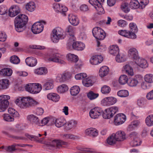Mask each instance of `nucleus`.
Listing matches in <instances>:
<instances>
[{
  "label": "nucleus",
  "mask_w": 153,
  "mask_h": 153,
  "mask_svg": "<svg viewBox=\"0 0 153 153\" xmlns=\"http://www.w3.org/2000/svg\"><path fill=\"white\" fill-rule=\"evenodd\" d=\"M15 102L20 108L23 109L33 107L39 104L38 102L33 99L29 97H24L17 98Z\"/></svg>",
  "instance_id": "obj_1"
},
{
  "label": "nucleus",
  "mask_w": 153,
  "mask_h": 153,
  "mask_svg": "<svg viewBox=\"0 0 153 153\" xmlns=\"http://www.w3.org/2000/svg\"><path fill=\"white\" fill-rule=\"evenodd\" d=\"M129 25L130 28L129 30H120L118 31V33L120 35L127 38L135 39L137 37L135 33L138 31L137 26L134 23H130Z\"/></svg>",
  "instance_id": "obj_2"
},
{
  "label": "nucleus",
  "mask_w": 153,
  "mask_h": 153,
  "mask_svg": "<svg viewBox=\"0 0 153 153\" xmlns=\"http://www.w3.org/2000/svg\"><path fill=\"white\" fill-rule=\"evenodd\" d=\"M28 21V17L26 15L21 14L16 16L14 20V24L16 30L19 32L24 30V26Z\"/></svg>",
  "instance_id": "obj_3"
},
{
  "label": "nucleus",
  "mask_w": 153,
  "mask_h": 153,
  "mask_svg": "<svg viewBox=\"0 0 153 153\" xmlns=\"http://www.w3.org/2000/svg\"><path fill=\"white\" fill-rule=\"evenodd\" d=\"M51 39L55 43H57L59 39H64L65 37V33L63 30L59 27H57L53 30Z\"/></svg>",
  "instance_id": "obj_4"
},
{
  "label": "nucleus",
  "mask_w": 153,
  "mask_h": 153,
  "mask_svg": "<svg viewBox=\"0 0 153 153\" xmlns=\"http://www.w3.org/2000/svg\"><path fill=\"white\" fill-rule=\"evenodd\" d=\"M8 111L9 114H4L2 116L4 120L6 121L13 122L14 121V118H18L19 117L18 112L13 108H8Z\"/></svg>",
  "instance_id": "obj_5"
},
{
  "label": "nucleus",
  "mask_w": 153,
  "mask_h": 153,
  "mask_svg": "<svg viewBox=\"0 0 153 153\" xmlns=\"http://www.w3.org/2000/svg\"><path fill=\"white\" fill-rule=\"evenodd\" d=\"M73 40L68 41L67 44L68 48L69 49L71 50L74 49L78 51H82L85 48V45L83 43L81 42H74Z\"/></svg>",
  "instance_id": "obj_6"
},
{
  "label": "nucleus",
  "mask_w": 153,
  "mask_h": 153,
  "mask_svg": "<svg viewBox=\"0 0 153 153\" xmlns=\"http://www.w3.org/2000/svg\"><path fill=\"white\" fill-rule=\"evenodd\" d=\"M10 98V96L7 95L0 96V112L5 111L9 105L8 100Z\"/></svg>",
  "instance_id": "obj_7"
},
{
  "label": "nucleus",
  "mask_w": 153,
  "mask_h": 153,
  "mask_svg": "<svg viewBox=\"0 0 153 153\" xmlns=\"http://www.w3.org/2000/svg\"><path fill=\"white\" fill-rule=\"evenodd\" d=\"M92 33L94 36L98 40H103L106 36L104 31L98 27H94L92 30Z\"/></svg>",
  "instance_id": "obj_8"
},
{
  "label": "nucleus",
  "mask_w": 153,
  "mask_h": 153,
  "mask_svg": "<svg viewBox=\"0 0 153 153\" xmlns=\"http://www.w3.org/2000/svg\"><path fill=\"white\" fill-rule=\"evenodd\" d=\"M63 145H68V143L63 141L54 140L50 141L47 144V147L50 149L59 148L60 147L62 146Z\"/></svg>",
  "instance_id": "obj_9"
},
{
  "label": "nucleus",
  "mask_w": 153,
  "mask_h": 153,
  "mask_svg": "<svg viewBox=\"0 0 153 153\" xmlns=\"http://www.w3.org/2000/svg\"><path fill=\"white\" fill-rule=\"evenodd\" d=\"M62 58L58 53H52L49 55L48 60L49 62H54L60 64H64L65 62L63 59H62Z\"/></svg>",
  "instance_id": "obj_10"
},
{
  "label": "nucleus",
  "mask_w": 153,
  "mask_h": 153,
  "mask_svg": "<svg viewBox=\"0 0 153 153\" xmlns=\"http://www.w3.org/2000/svg\"><path fill=\"white\" fill-rule=\"evenodd\" d=\"M117 99L112 97H107L103 99L101 101L102 105L104 106H109L116 103Z\"/></svg>",
  "instance_id": "obj_11"
},
{
  "label": "nucleus",
  "mask_w": 153,
  "mask_h": 153,
  "mask_svg": "<svg viewBox=\"0 0 153 153\" xmlns=\"http://www.w3.org/2000/svg\"><path fill=\"white\" fill-rule=\"evenodd\" d=\"M126 116L123 114H119L114 117V123L116 125H120L123 124L126 121Z\"/></svg>",
  "instance_id": "obj_12"
},
{
  "label": "nucleus",
  "mask_w": 153,
  "mask_h": 153,
  "mask_svg": "<svg viewBox=\"0 0 153 153\" xmlns=\"http://www.w3.org/2000/svg\"><path fill=\"white\" fill-rule=\"evenodd\" d=\"M43 27V25L40 22H37L34 23L33 25L31 30L34 33L38 34L42 31Z\"/></svg>",
  "instance_id": "obj_13"
},
{
  "label": "nucleus",
  "mask_w": 153,
  "mask_h": 153,
  "mask_svg": "<svg viewBox=\"0 0 153 153\" xmlns=\"http://www.w3.org/2000/svg\"><path fill=\"white\" fill-rule=\"evenodd\" d=\"M20 10L17 6L11 7L9 10V15L11 17H14L20 13Z\"/></svg>",
  "instance_id": "obj_14"
},
{
  "label": "nucleus",
  "mask_w": 153,
  "mask_h": 153,
  "mask_svg": "<svg viewBox=\"0 0 153 153\" xmlns=\"http://www.w3.org/2000/svg\"><path fill=\"white\" fill-rule=\"evenodd\" d=\"M68 18L70 23L74 26H77L79 23V20L78 17L72 14L68 15Z\"/></svg>",
  "instance_id": "obj_15"
},
{
  "label": "nucleus",
  "mask_w": 153,
  "mask_h": 153,
  "mask_svg": "<svg viewBox=\"0 0 153 153\" xmlns=\"http://www.w3.org/2000/svg\"><path fill=\"white\" fill-rule=\"evenodd\" d=\"M103 60V58L101 55H95L92 57L90 60L91 64L97 65L100 63Z\"/></svg>",
  "instance_id": "obj_16"
},
{
  "label": "nucleus",
  "mask_w": 153,
  "mask_h": 153,
  "mask_svg": "<svg viewBox=\"0 0 153 153\" xmlns=\"http://www.w3.org/2000/svg\"><path fill=\"white\" fill-rule=\"evenodd\" d=\"M89 2L91 5L94 6L98 11L101 12L103 10L102 5L98 0H89Z\"/></svg>",
  "instance_id": "obj_17"
},
{
  "label": "nucleus",
  "mask_w": 153,
  "mask_h": 153,
  "mask_svg": "<svg viewBox=\"0 0 153 153\" xmlns=\"http://www.w3.org/2000/svg\"><path fill=\"white\" fill-rule=\"evenodd\" d=\"M114 136L117 141H123L126 139V134L123 131H119L114 134Z\"/></svg>",
  "instance_id": "obj_18"
},
{
  "label": "nucleus",
  "mask_w": 153,
  "mask_h": 153,
  "mask_svg": "<svg viewBox=\"0 0 153 153\" xmlns=\"http://www.w3.org/2000/svg\"><path fill=\"white\" fill-rule=\"evenodd\" d=\"M75 30V28L73 26L69 25L68 26L66 29V31L67 33H69V35L70 36L69 38V40L68 41L71 40V39L73 41L75 40V38L74 37L73 34Z\"/></svg>",
  "instance_id": "obj_19"
},
{
  "label": "nucleus",
  "mask_w": 153,
  "mask_h": 153,
  "mask_svg": "<svg viewBox=\"0 0 153 153\" xmlns=\"http://www.w3.org/2000/svg\"><path fill=\"white\" fill-rule=\"evenodd\" d=\"M86 134L90 136L93 137L97 136L98 135L97 130L94 128H90L87 129L85 131Z\"/></svg>",
  "instance_id": "obj_20"
},
{
  "label": "nucleus",
  "mask_w": 153,
  "mask_h": 153,
  "mask_svg": "<svg viewBox=\"0 0 153 153\" xmlns=\"http://www.w3.org/2000/svg\"><path fill=\"white\" fill-rule=\"evenodd\" d=\"M25 62L27 65L29 66L33 67L37 64V60L33 57H29L25 59Z\"/></svg>",
  "instance_id": "obj_21"
},
{
  "label": "nucleus",
  "mask_w": 153,
  "mask_h": 153,
  "mask_svg": "<svg viewBox=\"0 0 153 153\" xmlns=\"http://www.w3.org/2000/svg\"><path fill=\"white\" fill-rule=\"evenodd\" d=\"M27 119L32 124H40V123L38 118L33 114L28 115L27 117Z\"/></svg>",
  "instance_id": "obj_22"
},
{
  "label": "nucleus",
  "mask_w": 153,
  "mask_h": 153,
  "mask_svg": "<svg viewBox=\"0 0 153 153\" xmlns=\"http://www.w3.org/2000/svg\"><path fill=\"white\" fill-rule=\"evenodd\" d=\"M129 6L132 9H137L138 8L143 9L142 5H140V3L137 0H131L129 3Z\"/></svg>",
  "instance_id": "obj_23"
},
{
  "label": "nucleus",
  "mask_w": 153,
  "mask_h": 153,
  "mask_svg": "<svg viewBox=\"0 0 153 153\" xmlns=\"http://www.w3.org/2000/svg\"><path fill=\"white\" fill-rule=\"evenodd\" d=\"M33 86L31 90V93L32 94L38 93L42 88V85L39 83H32Z\"/></svg>",
  "instance_id": "obj_24"
},
{
  "label": "nucleus",
  "mask_w": 153,
  "mask_h": 153,
  "mask_svg": "<svg viewBox=\"0 0 153 153\" xmlns=\"http://www.w3.org/2000/svg\"><path fill=\"white\" fill-rule=\"evenodd\" d=\"M47 97L48 99L55 102L58 101L59 99V97L58 94L53 93L48 94Z\"/></svg>",
  "instance_id": "obj_25"
},
{
  "label": "nucleus",
  "mask_w": 153,
  "mask_h": 153,
  "mask_svg": "<svg viewBox=\"0 0 153 153\" xmlns=\"http://www.w3.org/2000/svg\"><path fill=\"white\" fill-rule=\"evenodd\" d=\"M119 49L117 45H112L109 48V53L113 56H117L119 54Z\"/></svg>",
  "instance_id": "obj_26"
},
{
  "label": "nucleus",
  "mask_w": 153,
  "mask_h": 153,
  "mask_svg": "<svg viewBox=\"0 0 153 153\" xmlns=\"http://www.w3.org/2000/svg\"><path fill=\"white\" fill-rule=\"evenodd\" d=\"M109 71L108 67L106 66L102 67L99 71V74L101 77H103L108 73Z\"/></svg>",
  "instance_id": "obj_27"
},
{
  "label": "nucleus",
  "mask_w": 153,
  "mask_h": 153,
  "mask_svg": "<svg viewBox=\"0 0 153 153\" xmlns=\"http://www.w3.org/2000/svg\"><path fill=\"white\" fill-rule=\"evenodd\" d=\"M77 122L76 121L71 120L68 122L65 125V129L66 130H69L72 128H75L76 126Z\"/></svg>",
  "instance_id": "obj_28"
},
{
  "label": "nucleus",
  "mask_w": 153,
  "mask_h": 153,
  "mask_svg": "<svg viewBox=\"0 0 153 153\" xmlns=\"http://www.w3.org/2000/svg\"><path fill=\"white\" fill-rule=\"evenodd\" d=\"M54 82L53 80H50L48 81L43 85V88L44 90H49L52 89L53 87Z\"/></svg>",
  "instance_id": "obj_29"
},
{
  "label": "nucleus",
  "mask_w": 153,
  "mask_h": 153,
  "mask_svg": "<svg viewBox=\"0 0 153 153\" xmlns=\"http://www.w3.org/2000/svg\"><path fill=\"white\" fill-rule=\"evenodd\" d=\"M9 80L6 79L0 80V90L7 88L9 86Z\"/></svg>",
  "instance_id": "obj_30"
},
{
  "label": "nucleus",
  "mask_w": 153,
  "mask_h": 153,
  "mask_svg": "<svg viewBox=\"0 0 153 153\" xmlns=\"http://www.w3.org/2000/svg\"><path fill=\"white\" fill-rule=\"evenodd\" d=\"M123 71L128 75L133 76L134 74L133 69L132 67L128 64H127L123 67Z\"/></svg>",
  "instance_id": "obj_31"
},
{
  "label": "nucleus",
  "mask_w": 153,
  "mask_h": 153,
  "mask_svg": "<svg viewBox=\"0 0 153 153\" xmlns=\"http://www.w3.org/2000/svg\"><path fill=\"white\" fill-rule=\"evenodd\" d=\"M82 83L83 85L85 86L89 87L92 86L93 84V82L92 81L91 77H88L87 78H84L82 80Z\"/></svg>",
  "instance_id": "obj_32"
},
{
  "label": "nucleus",
  "mask_w": 153,
  "mask_h": 153,
  "mask_svg": "<svg viewBox=\"0 0 153 153\" xmlns=\"http://www.w3.org/2000/svg\"><path fill=\"white\" fill-rule=\"evenodd\" d=\"M12 73V70L8 68H4L0 71V74L3 76H10Z\"/></svg>",
  "instance_id": "obj_33"
},
{
  "label": "nucleus",
  "mask_w": 153,
  "mask_h": 153,
  "mask_svg": "<svg viewBox=\"0 0 153 153\" xmlns=\"http://www.w3.org/2000/svg\"><path fill=\"white\" fill-rule=\"evenodd\" d=\"M129 54L134 59L138 58V53L137 50L134 48H130L128 51Z\"/></svg>",
  "instance_id": "obj_34"
},
{
  "label": "nucleus",
  "mask_w": 153,
  "mask_h": 153,
  "mask_svg": "<svg viewBox=\"0 0 153 153\" xmlns=\"http://www.w3.org/2000/svg\"><path fill=\"white\" fill-rule=\"evenodd\" d=\"M68 60L70 62H76L78 60V57L74 54L68 53L67 56Z\"/></svg>",
  "instance_id": "obj_35"
},
{
  "label": "nucleus",
  "mask_w": 153,
  "mask_h": 153,
  "mask_svg": "<svg viewBox=\"0 0 153 153\" xmlns=\"http://www.w3.org/2000/svg\"><path fill=\"white\" fill-rule=\"evenodd\" d=\"M34 73L38 75L45 74L48 72L47 69L45 67H41L34 70Z\"/></svg>",
  "instance_id": "obj_36"
},
{
  "label": "nucleus",
  "mask_w": 153,
  "mask_h": 153,
  "mask_svg": "<svg viewBox=\"0 0 153 153\" xmlns=\"http://www.w3.org/2000/svg\"><path fill=\"white\" fill-rule=\"evenodd\" d=\"M65 123V120L63 118L56 119L55 120L54 122L56 126L58 128L62 126Z\"/></svg>",
  "instance_id": "obj_37"
},
{
  "label": "nucleus",
  "mask_w": 153,
  "mask_h": 153,
  "mask_svg": "<svg viewBox=\"0 0 153 153\" xmlns=\"http://www.w3.org/2000/svg\"><path fill=\"white\" fill-rule=\"evenodd\" d=\"M145 123L149 127L153 126V115L150 114L145 119Z\"/></svg>",
  "instance_id": "obj_38"
},
{
  "label": "nucleus",
  "mask_w": 153,
  "mask_h": 153,
  "mask_svg": "<svg viewBox=\"0 0 153 153\" xmlns=\"http://www.w3.org/2000/svg\"><path fill=\"white\" fill-rule=\"evenodd\" d=\"M117 141L114 136V134H113L111 135L107 139V142L108 144L112 145L116 143Z\"/></svg>",
  "instance_id": "obj_39"
},
{
  "label": "nucleus",
  "mask_w": 153,
  "mask_h": 153,
  "mask_svg": "<svg viewBox=\"0 0 153 153\" xmlns=\"http://www.w3.org/2000/svg\"><path fill=\"white\" fill-rule=\"evenodd\" d=\"M80 91V88L78 86H75L72 87L70 90L71 94L72 96L76 95Z\"/></svg>",
  "instance_id": "obj_40"
},
{
  "label": "nucleus",
  "mask_w": 153,
  "mask_h": 153,
  "mask_svg": "<svg viewBox=\"0 0 153 153\" xmlns=\"http://www.w3.org/2000/svg\"><path fill=\"white\" fill-rule=\"evenodd\" d=\"M142 141L139 138H134L130 143V145L132 146H136L140 145Z\"/></svg>",
  "instance_id": "obj_41"
},
{
  "label": "nucleus",
  "mask_w": 153,
  "mask_h": 153,
  "mask_svg": "<svg viewBox=\"0 0 153 153\" xmlns=\"http://www.w3.org/2000/svg\"><path fill=\"white\" fill-rule=\"evenodd\" d=\"M68 89L67 86L65 84H63L59 86L57 89L59 93H62L67 91Z\"/></svg>",
  "instance_id": "obj_42"
},
{
  "label": "nucleus",
  "mask_w": 153,
  "mask_h": 153,
  "mask_svg": "<svg viewBox=\"0 0 153 153\" xmlns=\"http://www.w3.org/2000/svg\"><path fill=\"white\" fill-rule=\"evenodd\" d=\"M128 79L127 76L126 75H121L119 78V81L120 84L124 85L128 82Z\"/></svg>",
  "instance_id": "obj_43"
},
{
  "label": "nucleus",
  "mask_w": 153,
  "mask_h": 153,
  "mask_svg": "<svg viewBox=\"0 0 153 153\" xmlns=\"http://www.w3.org/2000/svg\"><path fill=\"white\" fill-rule=\"evenodd\" d=\"M26 8L27 10L30 12L33 11L35 8V4L33 2L28 3L26 5Z\"/></svg>",
  "instance_id": "obj_44"
},
{
  "label": "nucleus",
  "mask_w": 153,
  "mask_h": 153,
  "mask_svg": "<svg viewBox=\"0 0 153 153\" xmlns=\"http://www.w3.org/2000/svg\"><path fill=\"white\" fill-rule=\"evenodd\" d=\"M145 81L148 83H153V75L152 74H148L144 76Z\"/></svg>",
  "instance_id": "obj_45"
},
{
  "label": "nucleus",
  "mask_w": 153,
  "mask_h": 153,
  "mask_svg": "<svg viewBox=\"0 0 153 153\" xmlns=\"http://www.w3.org/2000/svg\"><path fill=\"white\" fill-rule=\"evenodd\" d=\"M138 83V81L136 79L132 78L129 79L128 83L129 86L133 87L136 86Z\"/></svg>",
  "instance_id": "obj_46"
},
{
  "label": "nucleus",
  "mask_w": 153,
  "mask_h": 153,
  "mask_svg": "<svg viewBox=\"0 0 153 153\" xmlns=\"http://www.w3.org/2000/svg\"><path fill=\"white\" fill-rule=\"evenodd\" d=\"M99 96L98 94L95 93L92 91H89L87 94L88 98L90 100H93L97 98Z\"/></svg>",
  "instance_id": "obj_47"
},
{
  "label": "nucleus",
  "mask_w": 153,
  "mask_h": 153,
  "mask_svg": "<svg viewBox=\"0 0 153 153\" xmlns=\"http://www.w3.org/2000/svg\"><path fill=\"white\" fill-rule=\"evenodd\" d=\"M129 95L128 92L126 90H121L117 92V95L121 97H126Z\"/></svg>",
  "instance_id": "obj_48"
},
{
  "label": "nucleus",
  "mask_w": 153,
  "mask_h": 153,
  "mask_svg": "<svg viewBox=\"0 0 153 153\" xmlns=\"http://www.w3.org/2000/svg\"><path fill=\"white\" fill-rule=\"evenodd\" d=\"M136 64L140 67L143 68V58H140L138 56V58L134 59Z\"/></svg>",
  "instance_id": "obj_49"
},
{
  "label": "nucleus",
  "mask_w": 153,
  "mask_h": 153,
  "mask_svg": "<svg viewBox=\"0 0 153 153\" xmlns=\"http://www.w3.org/2000/svg\"><path fill=\"white\" fill-rule=\"evenodd\" d=\"M42 135V134H38L36 135H30L28 134L26 135V136L29 139L32 140H38L39 139V137H40Z\"/></svg>",
  "instance_id": "obj_50"
},
{
  "label": "nucleus",
  "mask_w": 153,
  "mask_h": 153,
  "mask_svg": "<svg viewBox=\"0 0 153 153\" xmlns=\"http://www.w3.org/2000/svg\"><path fill=\"white\" fill-rule=\"evenodd\" d=\"M4 149L7 152L11 153L17 150V149L15 148V146L13 144L10 146L5 147Z\"/></svg>",
  "instance_id": "obj_51"
},
{
  "label": "nucleus",
  "mask_w": 153,
  "mask_h": 153,
  "mask_svg": "<svg viewBox=\"0 0 153 153\" xmlns=\"http://www.w3.org/2000/svg\"><path fill=\"white\" fill-rule=\"evenodd\" d=\"M1 132L3 134H5L7 136L11 137L12 138L15 139L16 140H19L23 139L22 137L10 135L7 131L5 130H2L1 131Z\"/></svg>",
  "instance_id": "obj_52"
},
{
  "label": "nucleus",
  "mask_w": 153,
  "mask_h": 153,
  "mask_svg": "<svg viewBox=\"0 0 153 153\" xmlns=\"http://www.w3.org/2000/svg\"><path fill=\"white\" fill-rule=\"evenodd\" d=\"M10 62L14 64H18L20 62L19 57L16 56H13L11 57L10 59Z\"/></svg>",
  "instance_id": "obj_53"
},
{
  "label": "nucleus",
  "mask_w": 153,
  "mask_h": 153,
  "mask_svg": "<svg viewBox=\"0 0 153 153\" xmlns=\"http://www.w3.org/2000/svg\"><path fill=\"white\" fill-rule=\"evenodd\" d=\"M122 10L125 13H127L130 11V8L128 7V4L125 3L121 5Z\"/></svg>",
  "instance_id": "obj_54"
},
{
  "label": "nucleus",
  "mask_w": 153,
  "mask_h": 153,
  "mask_svg": "<svg viewBox=\"0 0 153 153\" xmlns=\"http://www.w3.org/2000/svg\"><path fill=\"white\" fill-rule=\"evenodd\" d=\"M105 112L103 114V118L109 119L113 117V115L111 116V113L108 109H105Z\"/></svg>",
  "instance_id": "obj_55"
},
{
  "label": "nucleus",
  "mask_w": 153,
  "mask_h": 153,
  "mask_svg": "<svg viewBox=\"0 0 153 153\" xmlns=\"http://www.w3.org/2000/svg\"><path fill=\"white\" fill-rule=\"evenodd\" d=\"M89 115L90 117L93 119L97 118L99 116L97 114V111L95 110L94 108L91 109L89 112Z\"/></svg>",
  "instance_id": "obj_56"
},
{
  "label": "nucleus",
  "mask_w": 153,
  "mask_h": 153,
  "mask_svg": "<svg viewBox=\"0 0 153 153\" xmlns=\"http://www.w3.org/2000/svg\"><path fill=\"white\" fill-rule=\"evenodd\" d=\"M111 90L110 87L107 85H104L102 88L101 91L103 94H107L109 93Z\"/></svg>",
  "instance_id": "obj_57"
},
{
  "label": "nucleus",
  "mask_w": 153,
  "mask_h": 153,
  "mask_svg": "<svg viewBox=\"0 0 153 153\" xmlns=\"http://www.w3.org/2000/svg\"><path fill=\"white\" fill-rule=\"evenodd\" d=\"M87 76V75L85 73H81L76 75L75 78L76 79H83Z\"/></svg>",
  "instance_id": "obj_58"
},
{
  "label": "nucleus",
  "mask_w": 153,
  "mask_h": 153,
  "mask_svg": "<svg viewBox=\"0 0 153 153\" xmlns=\"http://www.w3.org/2000/svg\"><path fill=\"white\" fill-rule=\"evenodd\" d=\"M111 112V116L112 115H114L118 111V108L117 106H113L107 108Z\"/></svg>",
  "instance_id": "obj_59"
},
{
  "label": "nucleus",
  "mask_w": 153,
  "mask_h": 153,
  "mask_svg": "<svg viewBox=\"0 0 153 153\" xmlns=\"http://www.w3.org/2000/svg\"><path fill=\"white\" fill-rule=\"evenodd\" d=\"M62 74L65 81L68 80L71 77V74L68 72H65Z\"/></svg>",
  "instance_id": "obj_60"
},
{
  "label": "nucleus",
  "mask_w": 153,
  "mask_h": 153,
  "mask_svg": "<svg viewBox=\"0 0 153 153\" xmlns=\"http://www.w3.org/2000/svg\"><path fill=\"white\" fill-rule=\"evenodd\" d=\"M116 60L117 62H121L125 61V59L124 56H120L118 54L116 57Z\"/></svg>",
  "instance_id": "obj_61"
},
{
  "label": "nucleus",
  "mask_w": 153,
  "mask_h": 153,
  "mask_svg": "<svg viewBox=\"0 0 153 153\" xmlns=\"http://www.w3.org/2000/svg\"><path fill=\"white\" fill-rule=\"evenodd\" d=\"M117 24L119 26L123 27H125L127 25V23L125 21L120 19L118 21Z\"/></svg>",
  "instance_id": "obj_62"
},
{
  "label": "nucleus",
  "mask_w": 153,
  "mask_h": 153,
  "mask_svg": "<svg viewBox=\"0 0 153 153\" xmlns=\"http://www.w3.org/2000/svg\"><path fill=\"white\" fill-rule=\"evenodd\" d=\"M7 38V36L4 32H0V41L1 42L5 41Z\"/></svg>",
  "instance_id": "obj_63"
},
{
  "label": "nucleus",
  "mask_w": 153,
  "mask_h": 153,
  "mask_svg": "<svg viewBox=\"0 0 153 153\" xmlns=\"http://www.w3.org/2000/svg\"><path fill=\"white\" fill-rule=\"evenodd\" d=\"M146 97L148 100H153V89L147 93Z\"/></svg>",
  "instance_id": "obj_64"
}]
</instances>
